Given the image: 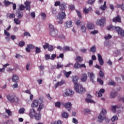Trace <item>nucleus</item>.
Returning a JSON list of instances; mask_svg holds the SVG:
<instances>
[{
	"label": "nucleus",
	"mask_w": 124,
	"mask_h": 124,
	"mask_svg": "<svg viewBox=\"0 0 124 124\" xmlns=\"http://www.w3.org/2000/svg\"><path fill=\"white\" fill-rule=\"evenodd\" d=\"M78 80H79L78 77L76 76L73 77V82L74 85L75 91L78 93H83L86 92V90L82 86L81 84L78 83Z\"/></svg>",
	"instance_id": "1"
},
{
	"label": "nucleus",
	"mask_w": 124,
	"mask_h": 124,
	"mask_svg": "<svg viewBox=\"0 0 124 124\" xmlns=\"http://www.w3.org/2000/svg\"><path fill=\"white\" fill-rule=\"evenodd\" d=\"M106 114H107V111L104 109H103L98 117L99 123H102L103 120H105L106 124L109 123V119L105 116V115H106Z\"/></svg>",
	"instance_id": "2"
},
{
	"label": "nucleus",
	"mask_w": 124,
	"mask_h": 124,
	"mask_svg": "<svg viewBox=\"0 0 124 124\" xmlns=\"http://www.w3.org/2000/svg\"><path fill=\"white\" fill-rule=\"evenodd\" d=\"M7 99L10 103H18L19 98L15 95H8L6 96Z\"/></svg>",
	"instance_id": "3"
},
{
	"label": "nucleus",
	"mask_w": 124,
	"mask_h": 124,
	"mask_svg": "<svg viewBox=\"0 0 124 124\" xmlns=\"http://www.w3.org/2000/svg\"><path fill=\"white\" fill-rule=\"evenodd\" d=\"M95 23L97 26L103 28L105 24H106V17H101L100 19L97 20Z\"/></svg>",
	"instance_id": "4"
},
{
	"label": "nucleus",
	"mask_w": 124,
	"mask_h": 124,
	"mask_svg": "<svg viewBox=\"0 0 124 124\" xmlns=\"http://www.w3.org/2000/svg\"><path fill=\"white\" fill-rule=\"evenodd\" d=\"M66 16V15H65V13L63 12H61L58 14L57 16V18L60 21H58V24L62 25V20L65 18Z\"/></svg>",
	"instance_id": "5"
},
{
	"label": "nucleus",
	"mask_w": 124,
	"mask_h": 124,
	"mask_svg": "<svg viewBox=\"0 0 124 124\" xmlns=\"http://www.w3.org/2000/svg\"><path fill=\"white\" fill-rule=\"evenodd\" d=\"M43 98H39L38 100H33V103L31 104V107L32 108L38 107L39 101H41V102H43Z\"/></svg>",
	"instance_id": "6"
},
{
	"label": "nucleus",
	"mask_w": 124,
	"mask_h": 124,
	"mask_svg": "<svg viewBox=\"0 0 124 124\" xmlns=\"http://www.w3.org/2000/svg\"><path fill=\"white\" fill-rule=\"evenodd\" d=\"M116 32H117L118 35L121 36V37H124V30L120 27H118L117 30H116Z\"/></svg>",
	"instance_id": "7"
},
{
	"label": "nucleus",
	"mask_w": 124,
	"mask_h": 124,
	"mask_svg": "<svg viewBox=\"0 0 124 124\" xmlns=\"http://www.w3.org/2000/svg\"><path fill=\"white\" fill-rule=\"evenodd\" d=\"M36 114L35 112V109L34 108H31L29 110V116L31 119H33L34 118V115Z\"/></svg>",
	"instance_id": "8"
},
{
	"label": "nucleus",
	"mask_w": 124,
	"mask_h": 124,
	"mask_svg": "<svg viewBox=\"0 0 124 124\" xmlns=\"http://www.w3.org/2000/svg\"><path fill=\"white\" fill-rule=\"evenodd\" d=\"M59 33V31L58 30L55 29V30H52L49 31V34L52 36V37H56Z\"/></svg>",
	"instance_id": "9"
},
{
	"label": "nucleus",
	"mask_w": 124,
	"mask_h": 124,
	"mask_svg": "<svg viewBox=\"0 0 124 124\" xmlns=\"http://www.w3.org/2000/svg\"><path fill=\"white\" fill-rule=\"evenodd\" d=\"M112 21L113 22V23H122L121 16L118 15L117 16L114 17L112 19Z\"/></svg>",
	"instance_id": "10"
},
{
	"label": "nucleus",
	"mask_w": 124,
	"mask_h": 124,
	"mask_svg": "<svg viewBox=\"0 0 124 124\" xmlns=\"http://www.w3.org/2000/svg\"><path fill=\"white\" fill-rule=\"evenodd\" d=\"M88 79V75L86 73H83L81 75V82H86Z\"/></svg>",
	"instance_id": "11"
},
{
	"label": "nucleus",
	"mask_w": 124,
	"mask_h": 124,
	"mask_svg": "<svg viewBox=\"0 0 124 124\" xmlns=\"http://www.w3.org/2000/svg\"><path fill=\"white\" fill-rule=\"evenodd\" d=\"M97 56L100 65H103L104 64V61H103L102 56L100 54H98Z\"/></svg>",
	"instance_id": "12"
},
{
	"label": "nucleus",
	"mask_w": 124,
	"mask_h": 124,
	"mask_svg": "<svg viewBox=\"0 0 124 124\" xmlns=\"http://www.w3.org/2000/svg\"><path fill=\"white\" fill-rule=\"evenodd\" d=\"M31 49H34V46L29 44L27 45V46L25 48V50L26 52H28V53H30L31 52Z\"/></svg>",
	"instance_id": "13"
},
{
	"label": "nucleus",
	"mask_w": 124,
	"mask_h": 124,
	"mask_svg": "<svg viewBox=\"0 0 124 124\" xmlns=\"http://www.w3.org/2000/svg\"><path fill=\"white\" fill-rule=\"evenodd\" d=\"M65 94L66 95H73V94H74V92L72 91V90L70 89H67L65 92Z\"/></svg>",
	"instance_id": "14"
},
{
	"label": "nucleus",
	"mask_w": 124,
	"mask_h": 124,
	"mask_svg": "<svg viewBox=\"0 0 124 124\" xmlns=\"http://www.w3.org/2000/svg\"><path fill=\"white\" fill-rule=\"evenodd\" d=\"M26 10L31 11V2L27 1L25 2Z\"/></svg>",
	"instance_id": "15"
},
{
	"label": "nucleus",
	"mask_w": 124,
	"mask_h": 124,
	"mask_svg": "<svg viewBox=\"0 0 124 124\" xmlns=\"http://www.w3.org/2000/svg\"><path fill=\"white\" fill-rule=\"evenodd\" d=\"M88 74L90 76L91 82H92V83H94V80H93V79H94V74H93V73L88 72Z\"/></svg>",
	"instance_id": "16"
},
{
	"label": "nucleus",
	"mask_w": 124,
	"mask_h": 124,
	"mask_svg": "<svg viewBox=\"0 0 124 124\" xmlns=\"http://www.w3.org/2000/svg\"><path fill=\"white\" fill-rule=\"evenodd\" d=\"M12 80L13 82H15V83H18V82H19V77L16 75H14L12 78Z\"/></svg>",
	"instance_id": "17"
},
{
	"label": "nucleus",
	"mask_w": 124,
	"mask_h": 124,
	"mask_svg": "<svg viewBox=\"0 0 124 124\" xmlns=\"http://www.w3.org/2000/svg\"><path fill=\"white\" fill-rule=\"evenodd\" d=\"M87 27L89 30H93L94 29V24L93 23H88L87 24Z\"/></svg>",
	"instance_id": "18"
},
{
	"label": "nucleus",
	"mask_w": 124,
	"mask_h": 124,
	"mask_svg": "<svg viewBox=\"0 0 124 124\" xmlns=\"http://www.w3.org/2000/svg\"><path fill=\"white\" fill-rule=\"evenodd\" d=\"M59 8L61 11H65V9H66V5L64 3H61Z\"/></svg>",
	"instance_id": "19"
},
{
	"label": "nucleus",
	"mask_w": 124,
	"mask_h": 124,
	"mask_svg": "<svg viewBox=\"0 0 124 124\" xmlns=\"http://www.w3.org/2000/svg\"><path fill=\"white\" fill-rule=\"evenodd\" d=\"M34 118H35L36 121H40L41 119V114H40V112H39L38 113H35L34 116Z\"/></svg>",
	"instance_id": "20"
},
{
	"label": "nucleus",
	"mask_w": 124,
	"mask_h": 124,
	"mask_svg": "<svg viewBox=\"0 0 124 124\" xmlns=\"http://www.w3.org/2000/svg\"><path fill=\"white\" fill-rule=\"evenodd\" d=\"M62 50L63 52H67V51H72V48L68 46H65L63 47Z\"/></svg>",
	"instance_id": "21"
},
{
	"label": "nucleus",
	"mask_w": 124,
	"mask_h": 124,
	"mask_svg": "<svg viewBox=\"0 0 124 124\" xmlns=\"http://www.w3.org/2000/svg\"><path fill=\"white\" fill-rule=\"evenodd\" d=\"M62 118L63 119H67L69 117V114L66 112H63L61 114Z\"/></svg>",
	"instance_id": "22"
},
{
	"label": "nucleus",
	"mask_w": 124,
	"mask_h": 124,
	"mask_svg": "<svg viewBox=\"0 0 124 124\" xmlns=\"http://www.w3.org/2000/svg\"><path fill=\"white\" fill-rule=\"evenodd\" d=\"M90 11H93V9L91 7H89L88 9H87V8L83 9V13L85 14H88Z\"/></svg>",
	"instance_id": "23"
},
{
	"label": "nucleus",
	"mask_w": 124,
	"mask_h": 124,
	"mask_svg": "<svg viewBox=\"0 0 124 124\" xmlns=\"http://www.w3.org/2000/svg\"><path fill=\"white\" fill-rule=\"evenodd\" d=\"M65 26L66 28H70L72 27V21H67L65 23Z\"/></svg>",
	"instance_id": "24"
},
{
	"label": "nucleus",
	"mask_w": 124,
	"mask_h": 124,
	"mask_svg": "<svg viewBox=\"0 0 124 124\" xmlns=\"http://www.w3.org/2000/svg\"><path fill=\"white\" fill-rule=\"evenodd\" d=\"M106 3H107L106 1H105L104 3V5H101L99 7V9L104 11V10H105V9H106V8H107V6H106Z\"/></svg>",
	"instance_id": "25"
},
{
	"label": "nucleus",
	"mask_w": 124,
	"mask_h": 124,
	"mask_svg": "<svg viewBox=\"0 0 124 124\" xmlns=\"http://www.w3.org/2000/svg\"><path fill=\"white\" fill-rule=\"evenodd\" d=\"M72 105V104L70 102H67L64 104V106L65 108H66V109L71 108Z\"/></svg>",
	"instance_id": "26"
},
{
	"label": "nucleus",
	"mask_w": 124,
	"mask_h": 124,
	"mask_svg": "<svg viewBox=\"0 0 124 124\" xmlns=\"http://www.w3.org/2000/svg\"><path fill=\"white\" fill-rule=\"evenodd\" d=\"M76 61L77 62H83V58L81 56H77L76 58Z\"/></svg>",
	"instance_id": "27"
},
{
	"label": "nucleus",
	"mask_w": 124,
	"mask_h": 124,
	"mask_svg": "<svg viewBox=\"0 0 124 124\" xmlns=\"http://www.w3.org/2000/svg\"><path fill=\"white\" fill-rule=\"evenodd\" d=\"M23 11H18L17 18L18 19H21L23 18Z\"/></svg>",
	"instance_id": "28"
},
{
	"label": "nucleus",
	"mask_w": 124,
	"mask_h": 124,
	"mask_svg": "<svg viewBox=\"0 0 124 124\" xmlns=\"http://www.w3.org/2000/svg\"><path fill=\"white\" fill-rule=\"evenodd\" d=\"M45 105L42 103H40V105L39 106V107L37 109V111H40L43 108H44Z\"/></svg>",
	"instance_id": "29"
},
{
	"label": "nucleus",
	"mask_w": 124,
	"mask_h": 124,
	"mask_svg": "<svg viewBox=\"0 0 124 124\" xmlns=\"http://www.w3.org/2000/svg\"><path fill=\"white\" fill-rule=\"evenodd\" d=\"M117 94H118L117 92L111 93L110 95V98H115L117 96Z\"/></svg>",
	"instance_id": "30"
},
{
	"label": "nucleus",
	"mask_w": 124,
	"mask_h": 124,
	"mask_svg": "<svg viewBox=\"0 0 124 124\" xmlns=\"http://www.w3.org/2000/svg\"><path fill=\"white\" fill-rule=\"evenodd\" d=\"M90 51L92 53H95L96 52V46H93L90 48Z\"/></svg>",
	"instance_id": "31"
},
{
	"label": "nucleus",
	"mask_w": 124,
	"mask_h": 124,
	"mask_svg": "<svg viewBox=\"0 0 124 124\" xmlns=\"http://www.w3.org/2000/svg\"><path fill=\"white\" fill-rule=\"evenodd\" d=\"M4 4H5L6 6H8V5H10V4H13V2H9L8 0H5L4 1Z\"/></svg>",
	"instance_id": "32"
},
{
	"label": "nucleus",
	"mask_w": 124,
	"mask_h": 124,
	"mask_svg": "<svg viewBox=\"0 0 124 124\" xmlns=\"http://www.w3.org/2000/svg\"><path fill=\"white\" fill-rule=\"evenodd\" d=\"M71 73H72V72L71 71H69V72L64 71V74L65 77H66V78H68V77L70 76V74H71Z\"/></svg>",
	"instance_id": "33"
},
{
	"label": "nucleus",
	"mask_w": 124,
	"mask_h": 124,
	"mask_svg": "<svg viewBox=\"0 0 124 124\" xmlns=\"http://www.w3.org/2000/svg\"><path fill=\"white\" fill-rule=\"evenodd\" d=\"M74 68H75V69H78V68H80V64L79 62H77L75 63Z\"/></svg>",
	"instance_id": "34"
},
{
	"label": "nucleus",
	"mask_w": 124,
	"mask_h": 124,
	"mask_svg": "<svg viewBox=\"0 0 124 124\" xmlns=\"http://www.w3.org/2000/svg\"><path fill=\"white\" fill-rule=\"evenodd\" d=\"M15 14H7V17H8L10 19H13V18H15Z\"/></svg>",
	"instance_id": "35"
},
{
	"label": "nucleus",
	"mask_w": 124,
	"mask_h": 124,
	"mask_svg": "<svg viewBox=\"0 0 124 124\" xmlns=\"http://www.w3.org/2000/svg\"><path fill=\"white\" fill-rule=\"evenodd\" d=\"M14 22L16 25H20L21 24V20H20L18 18H14Z\"/></svg>",
	"instance_id": "36"
},
{
	"label": "nucleus",
	"mask_w": 124,
	"mask_h": 124,
	"mask_svg": "<svg viewBox=\"0 0 124 124\" xmlns=\"http://www.w3.org/2000/svg\"><path fill=\"white\" fill-rule=\"evenodd\" d=\"M99 75L101 78H103V77H105L104 72H103L102 70H100L99 72Z\"/></svg>",
	"instance_id": "37"
},
{
	"label": "nucleus",
	"mask_w": 124,
	"mask_h": 124,
	"mask_svg": "<svg viewBox=\"0 0 124 124\" xmlns=\"http://www.w3.org/2000/svg\"><path fill=\"white\" fill-rule=\"evenodd\" d=\"M85 101L87 103H94V101L90 98H86Z\"/></svg>",
	"instance_id": "38"
},
{
	"label": "nucleus",
	"mask_w": 124,
	"mask_h": 124,
	"mask_svg": "<svg viewBox=\"0 0 124 124\" xmlns=\"http://www.w3.org/2000/svg\"><path fill=\"white\" fill-rule=\"evenodd\" d=\"M117 108H118V106H112L111 110L113 113H116Z\"/></svg>",
	"instance_id": "39"
},
{
	"label": "nucleus",
	"mask_w": 124,
	"mask_h": 124,
	"mask_svg": "<svg viewBox=\"0 0 124 124\" xmlns=\"http://www.w3.org/2000/svg\"><path fill=\"white\" fill-rule=\"evenodd\" d=\"M35 53H36V54H39V53H41V49H40V48L37 46H35Z\"/></svg>",
	"instance_id": "40"
},
{
	"label": "nucleus",
	"mask_w": 124,
	"mask_h": 124,
	"mask_svg": "<svg viewBox=\"0 0 124 124\" xmlns=\"http://www.w3.org/2000/svg\"><path fill=\"white\" fill-rule=\"evenodd\" d=\"M49 28L50 31H54L55 30H57V29H55V27H54L53 25H52L51 24H49Z\"/></svg>",
	"instance_id": "41"
},
{
	"label": "nucleus",
	"mask_w": 124,
	"mask_h": 124,
	"mask_svg": "<svg viewBox=\"0 0 124 124\" xmlns=\"http://www.w3.org/2000/svg\"><path fill=\"white\" fill-rule=\"evenodd\" d=\"M119 29V26H114L113 25H111V30L114 31H117V30Z\"/></svg>",
	"instance_id": "42"
},
{
	"label": "nucleus",
	"mask_w": 124,
	"mask_h": 124,
	"mask_svg": "<svg viewBox=\"0 0 124 124\" xmlns=\"http://www.w3.org/2000/svg\"><path fill=\"white\" fill-rule=\"evenodd\" d=\"M108 86H115L116 85V82L113 80H111L110 82H108Z\"/></svg>",
	"instance_id": "43"
},
{
	"label": "nucleus",
	"mask_w": 124,
	"mask_h": 124,
	"mask_svg": "<svg viewBox=\"0 0 124 124\" xmlns=\"http://www.w3.org/2000/svg\"><path fill=\"white\" fill-rule=\"evenodd\" d=\"M18 45L19 47H23V46H25V42L21 41L19 42Z\"/></svg>",
	"instance_id": "44"
},
{
	"label": "nucleus",
	"mask_w": 124,
	"mask_h": 124,
	"mask_svg": "<svg viewBox=\"0 0 124 124\" xmlns=\"http://www.w3.org/2000/svg\"><path fill=\"white\" fill-rule=\"evenodd\" d=\"M81 31L82 32H86V31H87V28H86V26H81Z\"/></svg>",
	"instance_id": "45"
},
{
	"label": "nucleus",
	"mask_w": 124,
	"mask_h": 124,
	"mask_svg": "<svg viewBox=\"0 0 124 124\" xmlns=\"http://www.w3.org/2000/svg\"><path fill=\"white\" fill-rule=\"evenodd\" d=\"M97 81L100 85H103L104 82L102 79H101L100 78H97Z\"/></svg>",
	"instance_id": "46"
},
{
	"label": "nucleus",
	"mask_w": 124,
	"mask_h": 124,
	"mask_svg": "<svg viewBox=\"0 0 124 124\" xmlns=\"http://www.w3.org/2000/svg\"><path fill=\"white\" fill-rule=\"evenodd\" d=\"M5 112L8 116H11L12 115V112H11L10 109H6Z\"/></svg>",
	"instance_id": "47"
},
{
	"label": "nucleus",
	"mask_w": 124,
	"mask_h": 124,
	"mask_svg": "<svg viewBox=\"0 0 124 124\" xmlns=\"http://www.w3.org/2000/svg\"><path fill=\"white\" fill-rule=\"evenodd\" d=\"M55 107H57L58 108H61V102H57L55 103Z\"/></svg>",
	"instance_id": "48"
},
{
	"label": "nucleus",
	"mask_w": 124,
	"mask_h": 124,
	"mask_svg": "<svg viewBox=\"0 0 124 124\" xmlns=\"http://www.w3.org/2000/svg\"><path fill=\"white\" fill-rule=\"evenodd\" d=\"M24 112H25V108H21L18 110V113H19V114H24Z\"/></svg>",
	"instance_id": "49"
},
{
	"label": "nucleus",
	"mask_w": 124,
	"mask_h": 124,
	"mask_svg": "<svg viewBox=\"0 0 124 124\" xmlns=\"http://www.w3.org/2000/svg\"><path fill=\"white\" fill-rule=\"evenodd\" d=\"M105 39L106 40H108V39H110V38H112V35H110V34H108V36H106L104 37Z\"/></svg>",
	"instance_id": "50"
},
{
	"label": "nucleus",
	"mask_w": 124,
	"mask_h": 124,
	"mask_svg": "<svg viewBox=\"0 0 124 124\" xmlns=\"http://www.w3.org/2000/svg\"><path fill=\"white\" fill-rule=\"evenodd\" d=\"M76 11L78 14V18L79 19H81V18H82V15L81 14V13L80 12V11L78 10H76Z\"/></svg>",
	"instance_id": "51"
},
{
	"label": "nucleus",
	"mask_w": 124,
	"mask_h": 124,
	"mask_svg": "<svg viewBox=\"0 0 124 124\" xmlns=\"http://www.w3.org/2000/svg\"><path fill=\"white\" fill-rule=\"evenodd\" d=\"M62 3H61V1H56L55 2V3H54V5L55 6H59L60 7V6L61 5Z\"/></svg>",
	"instance_id": "52"
},
{
	"label": "nucleus",
	"mask_w": 124,
	"mask_h": 124,
	"mask_svg": "<svg viewBox=\"0 0 124 124\" xmlns=\"http://www.w3.org/2000/svg\"><path fill=\"white\" fill-rule=\"evenodd\" d=\"M25 8H26V7L24 6V5H21L20 6L19 11H23V10H25Z\"/></svg>",
	"instance_id": "53"
},
{
	"label": "nucleus",
	"mask_w": 124,
	"mask_h": 124,
	"mask_svg": "<svg viewBox=\"0 0 124 124\" xmlns=\"http://www.w3.org/2000/svg\"><path fill=\"white\" fill-rule=\"evenodd\" d=\"M48 50L50 52H52L53 50H54V47H53V46H48V47L47 48Z\"/></svg>",
	"instance_id": "54"
},
{
	"label": "nucleus",
	"mask_w": 124,
	"mask_h": 124,
	"mask_svg": "<svg viewBox=\"0 0 124 124\" xmlns=\"http://www.w3.org/2000/svg\"><path fill=\"white\" fill-rule=\"evenodd\" d=\"M44 50H46L47 48L49 47V44L48 43H46L45 45L43 46Z\"/></svg>",
	"instance_id": "55"
},
{
	"label": "nucleus",
	"mask_w": 124,
	"mask_h": 124,
	"mask_svg": "<svg viewBox=\"0 0 124 124\" xmlns=\"http://www.w3.org/2000/svg\"><path fill=\"white\" fill-rule=\"evenodd\" d=\"M69 9H70V10H75V7L74 6V5H70L69 6Z\"/></svg>",
	"instance_id": "56"
},
{
	"label": "nucleus",
	"mask_w": 124,
	"mask_h": 124,
	"mask_svg": "<svg viewBox=\"0 0 124 124\" xmlns=\"http://www.w3.org/2000/svg\"><path fill=\"white\" fill-rule=\"evenodd\" d=\"M118 120V117L117 116H114L111 119V120L112 122H115Z\"/></svg>",
	"instance_id": "57"
},
{
	"label": "nucleus",
	"mask_w": 124,
	"mask_h": 124,
	"mask_svg": "<svg viewBox=\"0 0 124 124\" xmlns=\"http://www.w3.org/2000/svg\"><path fill=\"white\" fill-rule=\"evenodd\" d=\"M62 66H63V65L61 64L60 63H58L56 68H57V69H59V68H61V67H62Z\"/></svg>",
	"instance_id": "58"
},
{
	"label": "nucleus",
	"mask_w": 124,
	"mask_h": 124,
	"mask_svg": "<svg viewBox=\"0 0 124 124\" xmlns=\"http://www.w3.org/2000/svg\"><path fill=\"white\" fill-rule=\"evenodd\" d=\"M24 35L25 36H29V37L31 36V34L30 33V32H27V31H26V32H25L24 33Z\"/></svg>",
	"instance_id": "59"
},
{
	"label": "nucleus",
	"mask_w": 124,
	"mask_h": 124,
	"mask_svg": "<svg viewBox=\"0 0 124 124\" xmlns=\"http://www.w3.org/2000/svg\"><path fill=\"white\" fill-rule=\"evenodd\" d=\"M95 1V0H89L88 1V4H93V2Z\"/></svg>",
	"instance_id": "60"
},
{
	"label": "nucleus",
	"mask_w": 124,
	"mask_h": 124,
	"mask_svg": "<svg viewBox=\"0 0 124 124\" xmlns=\"http://www.w3.org/2000/svg\"><path fill=\"white\" fill-rule=\"evenodd\" d=\"M45 59L47 60H51V58L50 57V55L48 54H46L45 56Z\"/></svg>",
	"instance_id": "61"
},
{
	"label": "nucleus",
	"mask_w": 124,
	"mask_h": 124,
	"mask_svg": "<svg viewBox=\"0 0 124 124\" xmlns=\"http://www.w3.org/2000/svg\"><path fill=\"white\" fill-rule=\"evenodd\" d=\"M4 34L7 36H10V33L9 32H7L6 30H4Z\"/></svg>",
	"instance_id": "62"
},
{
	"label": "nucleus",
	"mask_w": 124,
	"mask_h": 124,
	"mask_svg": "<svg viewBox=\"0 0 124 124\" xmlns=\"http://www.w3.org/2000/svg\"><path fill=\"white\" fill-rule=\"evenodd\" d=\"M73 123H74V124H78V120H77V119H76V118H73Z\"/></svg>",
	"instance_id": "63"
},
{
	"label": "nucleus",
	"mask_w": 124,
	"mask_h": 124,
	"mask_svg": "<svg viewBox=\"0 0 124 124\" xmlns=\"http://www.w3.org/2000/svg\"><path fill=\"white\" fill-rule=\"evenodd\" d=\"M81 52H82V53H87V49L86 48H82L80 49Z\"/></svg>",
	"instance_id": "64"
}]
</instances>
